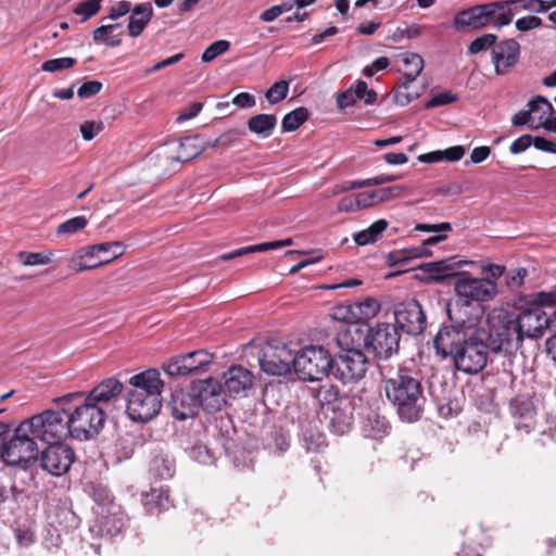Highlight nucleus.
I'll return each mask as SVG.
<instances>
[{
  "label": "nucleus",
  "mask_w": 556,
  "mask_h": 556,
  "mask_svg": "<svg viewBox=\"0 0 556 556\" xmlns=\"http://www.w3.org/2000/svg\"><path fill=\"white\" fill-rule=\"evenodd\" d=\"M103 129L102 122L96 124L94 122L87 121L80 125V132L86 141L92 140L97 134Z\"/></svg>",
  "instance_id": "69168bd1"
},
{
  "label": "nucleus",
  "mask_w": 556,
  "mask_h": 556,
  "mask_svg": "<svg viewBox=\"0 0 556 556\" xmlns=\"http://www.w3.org/2000/svg\"><path fill=\"white\" fill-rule=\"evenodd\" d=\"M97 514L98 517L90 528L92 533L100 538L109 539L122 533L125 528V521L121 506H118L117 511L110 509L108 511H97Z\"/></svg>",
  "instance_id": "b1692460"
},
{
  "label": "nucleus",
  "mask_w": 556,
  "mask_h": 556,
  "mask_svg": "<svg viewBox=\"0 0 556 556\" xmlns=\"http://www.w3.org/2000/svg\"><path fill=\"white\" fill-rule=\"evenodd\" d=\"M404 190H405V187H403V186H391V187L380 188L375 191H376V197H377L378 203H381V202H386L391 199H394L396 197H400Z\"/></svg>",
  "instance_id": "e2e57ef3"
},
{
  "label": "nucleus",
  "mask_w": 556,
  "mask_h": 556,
  "mask_svg": "<svg viewBox=\"0 0 556 556\" xmlns=\"http://www.w3.org/2000/svg\"><path fill=\"white\" fill-rule=\"evenodd\" d=\"M509 415L514 420V428L520 435L530 434L536 427V408L527 394H517L508 404Z\"/></svg>",
  "instance_id": "f3484780"
},
{
  "label": "nucleus",
  "mask_w": 556,
  "mask_h": 556,
  "mask_svg": "<svg viewBox=\"0 0 556 556\" xmlns=\"http://www.w3.org/2000/svg\"><path fill=\"white\" fill-rule=\"evenodd\" d=\"M431 255V251L425 247L394 250L387 254V263L390 267H404L412 260Z\"/></svg>",
  "instance_id": "473e14b6"
},
{
  "label": "nucleus",
  "mask_w": 556,
  "mask_h": 556,
  "mask_svg": "<svg viewBox=\"0 0 556 556\" xmlns=\"http://www.w3.org/2000/svg\"><path fill=\"white\" fill-rule=\"evenodd\" d=\"M364 435L375 440H381L390 433L389 420L376 410H369L362 419Z\"/></svg>",
  "instance_id": "c756f323"
},
{
  "label": "nucleus",
  "mask_w": 556,
  "mask_h": 556,
  "mask_svg": "<svg viewBox=\"0 0 556 556\" xmlns=\"http://www.w3.org/2000/svg\"><path fill=\"white\" fill-rule=\"evenodd\" d=\"M191 391L198 402L199 407L208 413L218 412L226 403V393L220 382L214 378L194 381Z\"/></svg>",
  "instance_id": "a211bd4d"
},
{
  "label": "nucleus",
  "mask_w": 556,
  "mask_h": 556,
  "mask_svg": "<svg viewBox=\"0 0 556 556\" xmlns=\"http://www.w3.org/2000/svg\"><path fill=\"white\" fill-rule=\"evenodd\" d=\"M123 255V251H119L118 253H115L114 255H112L111 257H108L105 260H101L99 261L98 263H93V264H87L85 262H83L84 258H79L77 253L72 257L71 260V265L70 267L75 270L76 273H81V271H85V270H89V269H93V268H97L99 266H102V265H105V264H109L110 262H112L113 260Z\"/></svg>",
  "instance_id": "8fccbe9b"
},
{
  "label": "nucleus",
  "mask_w": 556,
  "mask_h": 556,
  "mask_svg": "<svg viewBox=\"0 0 556 556\" xmlns=\"http://www.w3.org/2000/svg\"><path fill=\"white\" fill-rule=\"evenodd\" d=\"M401 334L395 325L390 323H377L367 326L364 345L375 357L387 359L400 348Z\"/></svg>",
  "instance_id": "9d476101"
},
{
  "label": "nucleus",
  "mask_w": 556,
  "mask_h": 556,
  "mask_svg": "<svg viewBox=\"0 0 556 556\" xmlns=\"http://www.w3.org/2000/svg\"><path fill=\"white\" fill-rule=\"evenodd\" d=\"M334 356L319 344H309L296 353L295 372L303 381H318L333 376Z\"/></svg>",
  "instance_id": "6e6552de"
},
{
  "label": "nucleus",
  "mask_w": 556,
  "mask_h": 556,
  "mask_svg": "<svg viewBox=\"0 0 556 556\" xmlns=\"http://www.w3.org/2000/svg\"><path fill=\"white\" fill-rule=\"evenodd\" d=\"M102 87H103V85L99 80H88V81H85L78 88L77 96L80 99L91 98V97L98 94L101 91Z\"/></svg>",
  "instance_id": "bf43d9fd"
},
{
  "label": "nucleus",
  "mask_w": 556,
  "mask_h": 556,
  "mask_svg": "<svg viewBox=\"0 0 556 556\" xmlns=\"http://www.w3.org/2000/svg\"><path fill=\"white\" fill-rule=\"evenodd\" d=\"M531 144H533V136L526 134L513 141L509 151L511 154H519L525 152Z\"/></svg>",
  "instance_id": "338daca9"
},
{
  "label": "nucleus",
  "mask_w": 556,
  "mask_h": 556,
  "mask_svg": "<svg viewBox=\"0 0 556 556\" xmlns=\"http://www.w3.org/2000/svg\"><path fill=\"white\" fill-rule=\"evenodd\" d=\"M28 424L23 420L14 430L10 440L4 438L0 446V457L9 466H18L26 469L30 463L38 459L39 447Z\"/></svg>",
  "instance_id": "423d86ee"
},
{
  "label": "nucleus",
  "mask_w": 556,
  "mask_h": 556,
  "mask_svg": "<svg viewBox=\"0 0 556 556\" xmlns=\"http://www.w3.org/2000/svg\"><path fill=\"white\" fill-rule=\"evenodd\" d=\"M113 248H117L119 251L124 252L125 245L121 241L102 242L80 249L77 251V255L79 258L93 257L100 252H110Z\"/></svg>",
  "instance_id": "a19ab883"
},
{
  "label": "nucleus",
  "mask_w": 556,
  "mask_h": 556,
  "mask_svg": "<svg viewBox=\"0 0 556 556\" xmlns=\"http://www.w3.org/2000/svg\"><path fill=\"white\" fill-rule=\"evenodd\" d=\"M434 348L442 357H452L457 370L466 374H478L488 364L489 353L492 352L484 336V328L473 332L439 330Z\"/></svg>",
  "instance_id": "f257e3e1"
},
{
  "label": "nucleus",
  "mask_w": 556,
  "mask_h": 556,
  "mask_svg": "<svg viewBox=\"0 0 556 556\" xmlns=\"http://www.w3.org/2000/svg\"><path fill=\"white\" fill-rule=\"evenodd\" d=\"M104 0H83L73 9V13L81 16L80 23L87 22L101 10Z\"/></svg>",
  "instance_id": "79ce46f5"
},
{
  "label": "nucleus",
  "mask_w": 556,
  "mask_h": 556,
  "mask_svg": "<svg viewBox=\"0 0 556 556\" xmlns=\"http://www.w3.org/2000/svg\"><path fill=\"white\" fill-rule=\"evenodd\" d=\"M236 450L229 453H223L225 456L231 458L233 466L238 469H245L250 467L252 459L250 453L244 447L236 442Z\"/></svg>",
  "instance_id": "864d4df0"
},
{
  "label": "nucleus",
  "mask_w": 556,
  "mask_h": 556,
  "mask_svg": "<svg viewBox=\"0 0 556 556\" xmlns=\"http://www.w3.org/2000/svg\"><path fill=\"white\" fill-rule=\"evenodd\" d=\"M478 5L462 10L454 17V26L457 30L480 29L484 26V17Z\"/></svg>",
  "instance_id": "2f4dec72"
},
{
  "label": "nucleus",
  "mask_w": 556,
  "mask_h": 556,
  "mask_svg": "<svg viewBox=\"0 0 556 556\" xmlns=\"http://www.w3.org/2000/svg\"><path fill=\"white\" fill-rule=\"evenodd\" d=\"M497 36L494 34H483L482 36L472 40L468 47V53L477 54L481 51H484L489 48H494L497 45Z\"/></svg>",
  "instance_id": "49530a36"
},
{
  "label": "nucleus",
  "mask_w": 556,
  "mask_h": 556,
  "mask_svg": "<svg viewBox=\"0 0 556 556\" xmlns=\"http://www.w3.org/2000/svg\"><path fill=\"white\" fill-rule=\"evenodd\" d=\"M123 391L124 384L117 378L109 377L96 384L85 397L106 412L110 405L119 401Z\"/></svg>",
  "instance_id": "4be33fe9"
},
{
  "label": "nucleus",
  "mask_w": 556,
  "mask_h": 556,
  "mask_svg": "<svg viewBox=\"0 0 556 556\" xmlns=\"http://www.w3.org/2000/svg\"><path fill=\"white\" fill-rule=\"evenodd\" d=\"M529 303L535 307H549L555 309L556 306V288L549 291H540L529 295Z\"/></svg>",
  "instance_id": "37998d69"
},
{
  "label": "nucleus",
  "mask_w": 556,
  "mask_h": 556,
  "mask_svg": "<svg viewBox=\"0 0 556 556\" xmlns=\"http://www.w3.org/2000/svg\"><path fill=\"white\" fill-rule=\"evenodd\" d=\"M54 404L55 408L46 409L25 419L34 437L45 444L63 442L71 437L65 407L59 403Z\"/></svg>",
  "instance_id": "0eeeda50"
},
{
  "label": "nucleus",
  "mask_w": 556,
  "mask_h": 556,
  "mask_svg": "<svg viewBox=\"0 0 556 556\" xmlns=\"http://www.w3.org/2000/svg\"><path fill=\"white\" fill-rule=\"evenodd\" d=\"M458 97L451 91H444L434 94L425 103V109H433L441 105H446L456 102Z\"/></svg>",
  "instance_id": "13d9d810"
},
{
  "label": "nucleus",
  "mask_w": 556,
  "mask_h": 556,
  "mask_svg": "<svg viewBox=\"0 0 556 556\" xmlns=\"http://www.w3.org/2000/svg\"><path fill=\"white\" fill-rule=\"evenodd\" d=\"M213 354L198 350L169 358L163 364L164 371L170 377L187 376L200 371L213 362Z\"/></svg>",
  "instance_id": "2eb2a0df"
},
{
  "label": "nucleus",
  "mask_w": 556,
  "mask_h": 556,
  "mask_svg": "<svg viewBox=\"0 0 556 556\" xmlns=\"http://www.w3.org/2000/svg\"><path fill=\"white\" fill-rule=\"evenodd\" d=\"M18 260L25 266L47 265L51 263L50 255L38 252L22 251L18 253Z\"/></svg>",
  "instance_id": "5fc2aeb1"
},
{
  "label": "nucleus",
  "mask_w": 556,
  "mask_h": 556,
  "mask_svg": "<svg viewBox=\"0 0 556 556\" xmlns=\"http://www.w3.org/2000/svg\"><path fill=\"white\" fill-rule=\"evenodd\" d=\"M296 354L286 344H267L262 349V354L258 357V363L264 372L270 376H283L295 370Z\"/></svg>",
  "instance_id": "f8f14e48"
},
{
  "label": "nucleus",
  "mask_w": 556,
  "mask_h": 556,
  "mask_svg": "<svg viewBox=\"0 0 556 556\" xmlns=\"http://www.w3.org/2000/svg\"><path fill=\"white\" fill-rule=\"evenodd\" d=\"M214 453L212 448L205 445H198L192 450L193 457L202 464H214L216 460Z\"/></svg>",
  "instance_id": "0e129e2a"
},
{
  "label": "nucleus",
  "mask_w": 556,
  "mask_h": 556,
  "mask_svg": "<svg viewBox=\"0 0 556 556\" xmlns=\"http://www.w3.org/2000/svg\"><path fill=\"white\" fill-rule=\"evenodd\" d=\"M289 91V81L279 80L267 89L265 97L271 103L276 104L285 100Z\"/></svg>",
  "instance_id": "3c124183"
},
{
  "label": "nucleus",
  "mask_w": 556,
  "mask_h": 556,
  "mask_svg": "<svg viewBox=\"0 0 556 556\" xmlns=\"http://www.w3.org/2000/svg\"><path fill=\"white\" fill-rule=\"evenodd\" d=\"M379 370L387 399L394 406L399 418L406 422L420 420L427 402L420 372L407 367L386 371L383 366H379Z\"/></svg>",
  "instance_id": "f03ea898"
},
{
  "label": "nucleus",
  "mask_w": 556,
  "mask_h": 556,
  "mask_svg": "<svg viewBox=\"0 0 556 556\" xmlns=\"http://www.w3.org/2000/svg\"><path fill=\"white\" fill-rule=\"evenodd\" d=\"M456 298L465 303L486 302L497 294V285L490 278L460 276L454 282Z\"/></svg>",
  "instance_id": "9b49d317"
},
{
  "label": "nucleus",
  "mask_w": 556,
  "mask_h": 556,
  "mask_svg": "<svg viewBox=\"0 0 556 556\" xmlns=\"http://www.w3.org/2000/svg\"><path fill=\"white\" fill-rule=\"evenodd\" d=\"M224 391L229 396L247 391L253 386V374L247 368L238 365L231 366L224 375Z\"/></svg>",
  "instance_id": "cd10ccee"
},
{
  "label": "nucleus",
  "mask_w": 556,
  "mask_h": 556,
  "mask_svg": "<svg viewBox=\"0 0 556 556\" xmlns=\"http://www.w3.org/2000/svg\"><path fill=\"white\" fill-rule=\"evenodd\" d=\"M405 66L403 78L394 87L395 100L401 105H407L418 97V93L406 92L408 85L416 80L424 70V59L418 53L407 52L403 54Z\"/></svg>",
  "instance_id": "aec40b11"
},
{
  "label": "nucleus",
  "mask_w": 556,
  "mask_h": 556,
  "mask_svg": "<svg viewBox=\"0 0 556 556\" xmlns=\"http://www.w3.org/2000/svg\"><path fill=\"white\" fill-rule=\"evenodd\" d=\"M121 26L119 23L102 25L93 30V40L102 42L108 47H117L122 43V34H114V30Z\"/></svg>",
  "instance_id": "58836bf2"
},
{
  "label": "nucleus",
  "mask_w": 556,
  "mask_h": 556,
  "mask_svg": "<svg viewBox=\"0 0 556 556\" xmlns=\"http://www.w3.org/2000/svg\"><path fill=\"white\" fill-rule=\"evenodd\" d=\"M211 435L215 441L214 451L229 453L236 450V429L229 416H218L214 418L211 429Z\"/></svg>",
  "instance_id": "393cba45"
},
{
  "label": "nucleus",
  "mask_w": 556,
  "mask_h": 556,
  "mask_svg": "<svg viewBox=\"0 0 556 556\" xmlns=\"http://www.w3.org/2000/svg\"><path fill=\"white\" fill-rule=\"evenodd\" d=\"M393 314L396 327L409 336H419L427 328L426 314L416 299L397 303Z\"/></svg>",
  "instance_id": "ddd939ff"
},
{
  "label": "nucleus",
  "mask_w": 556,
  "mask_h": 556,
  "mask_svg": "<svg viewBox=\"0 0 556 556\" xmlns=\"http://www.w3.org/2000/svg\"><path fill=\"white\" fill-rule=\"evenodd\" d=\"M511 2L508 1H494V2H488L483 4H479V8L481 9L484 20V26L493 23L495 25V16L497 12L503 11L507 7H510Z\"/></svg>",
  "instance_id": "a18cd8bd"
},
{
  "label": "nucleus",
  "mask_w": 556,
  "mask_h": 556,
  "mask_svg": "<svg viewBox=\"0 0 556 556\" xmlns=\"http://www.w3.org/2000/svg\"><path fill=\"white\" fill-rule=\"evenodd\" d=\"M424 27L420 25H410L405 28L397 27L394 33L390 36V39L394 42H400L404 38L414 39L421 35Z\"/></svg>",
  "instance_id": "4d7b16f0"
},
{
  "label": "nucleus",
  "mask_w": 556,
  "mask_h": 556,
  "mask_svg": "<svg viewBox=\"0 0 556 556\" xmlns=\"http://www.w3.org/2000/svg\"><path fill=\"white\" fill-rule=\"evenodd\" d=\"M387 227L388 222L386 219H379L372 223L367 229L356 232L354 235V241L361 247L375 243L381 237Z\"/></svg>",
  "instance_id": "e433bc0d"
},
{
  "label": "nucleus",
  "mask_w": 556,
  "mask_h": 556,
  "mask_svg": "<svg viewBox=\"0 0 556 556\" xmlns=\"http://www.w3.org/2000/svg\"><path fill=\"white\" fill-rule=\"evenodd\" d=\"M520 60V45L514 38L501 40L492 49V62L497 75L507 74Z\"/></svg>",
  "instance_id": "5701e85b"
},
{
  "label": "nucleus",
  "mask_w": 556,
  "mask_h": 556,
  "mask_svg": "<svg viewBox=\"0 0 556 556\" xmlns=\"http://www.w3.org/2000/svg\"><path fill=\"white\" fill-rule=\"evenodd\" d=\"M542 25V20L533 15L525 16L516 21V28L519 31H528Z\"/></svg>",
  "instance_id": "774afa93"
},
{
  "label": "nucleus",
  "mask_w": 556,
  "mask_h": 556,
  "mask_svg": "<svg viewBox=\"0 0 556 556\" xmlns=\"http://www.w3.org/2000/svg\"><path fill=\"white\" fill-rule=\"evenodd\" d=\"M309 118V111L305 106H300L287 113L281 122L282 132H291L299 129Z\"/></svg>",
  "instance_id": "4c0bfd02"
},
{
  "label": "nucleus",
  "mask_w": 556,
  "mask_h": 556,
  "mask_svg": "<svg viewBox=\"0 0 556 556\" xmlns=\"http://www.w3.org/2000/svg\"><path fill=\"white\" fill-rule=\"evenodd\" d=\"M126 394V413L136 422H147L154 418L162 407L164 382L154 368L141 371L129 379Z\"/></svg>",
  "instance_id": "7ed1b4c3"
},
{
  "label": "nucleus",
  "mask_w": 556,
  "mask_h": 556,
  "mask_svg": "<svg viewBox=\"0 0 556 556\" xmlns=\"http://www.w3.org/2000/svg\"><path fill=\"white\" fill-rule=\"evenodd\" d=\"M115 447L119 459H128L135 452V440L130 435L119 437L116 441Z\"/></svg>",
  "instance_id": "6e6d98bb"
},
{
  "label": "nucleus",
  "mask_w": 556,
  "mask_h": 556,
  "mask_svg": "<svg viewBox=\"0 0 556 556\" xmlns=\"http://www.w3.org/2000/svg\"><path fill=\"white\" fill-rule=\"evenodd\" d=\"M277 125V117L274 114H256L249 118L248 128L251 132L262 137L268 138Z\"/></svg>",
  "instance_id": "f704fd0d"
},
{
  "label": "nucleus",
  "mask_w": 556,
  "mask_h": 556,
  "mask_svg": "<svg viewBox=\"0 0 556 556\" xmlns=\"http://www.w3.org/2000/svg\"><path fill=\"white\" fill-rule=\"evenodd\" d=\"M527 276H528V270L526 268H523V267L517 268L507 274L506 283L509 289L516 290L523 285L525 278Z\"/></svg>",
  "instance_id": "680f3d73"
},
{
  "label": "nucleus",
  "mask_w": 556,
  "mask_h": 556,
  "mask_svg": "<svg viewBox=\"0 0 556 556\" xmlns=\"http://www.w3.org/2000/svg\"><path fill=\"white\" fill-rule=\"evenodd\" d=\"M352 93L355 100H364L367 105H371L377 101V92L374 89H368L367 83L364 80L356 81Z\"/></svg>",
  "instance_id": "603ef678"
},
{
  "label": "nucleus",
  "mask_w": 556,
  "mask_h": 556,
  "mask_svg": "<svg viewBox=\"0 0 556 556\" xmlns=\"http://www.w3.org/2000/svg\"><path fill=\"white\" fill-rule=\"evenodd\" d=\"M88 225L84 215L75 216L60 224L56 228L58 235H75Z\"/></svg>",
  "instance_id": "c03bdc74"
},
{
  "label": "nucleus",
  "mask_w": 556,
  "mask_h": 556,
  "mask_svg": "<svg viewBox=\"0 0 556 556\" xmlns=\"http://www.w3.org/2000/svg\"><path fill=\"white\" fill-rule=\"evenodd\" d=\"M447 316L451 325H444L440 330H450L462 332H473L480 327L477 324L481 317L480 306L471 307V304L465 303L463 300L455 299L447 304Z\"/></svg>",
  "instance_id": "4468645a"
},
{
  "label": "nucleus",
  "mask_w": 556,
  "mask_h": 556,
  "mask_svg": "<svg viewBox=\"0 0 556 556\" xmlns=\"http://www.w3.org/2000/svg\"><path fill=\"white\" fill-rule=\"evenodd\" d=\"M150 470L161 480L169 479L175 473V464L174 460L157 455L152 459Z\"/></svg>",
  "instance_id": "ea45409f"
},
{
  "label": "nucleus",
  "mask_w": 556,
  "mask_h": 556,
  "mask_svg": "<svg viewBox=\"0 0 556 556\" xmlns=\"http://www.w3.org/2000/svg\"><path fill=\"white\" fill-rule=\"evenodd\" d=\"M484 336L494 353L511 354L522 343L515 321V312L505 308H495L489 313Z\"/></svg>",
  "instance_id": "39448f33"
},
{
  "label": "nucleus",
  "mask_w": 556,
  "mask_h": 556,
  "mask_svg": "<svg viewBox=\"0 0 556 556\" xmlns=\"http://www.w3.org/2000/svg\"><path fill=\"white\" fill-rule=\"evenodd\" d=\"M515 321L522 341L525 337L540 338L551 327L548 313L534 305L521 311L519 314L515 313Z\"/></svg>",
  "instance_id": "6ab92c4d"
},
{
  "label": "nucleus",
  "mask_w": 556,
  "mask_h": 556,
  "mask_svg": "<svg viewBox=\"0 0 556 556\" xmlns=\"http://www.w3.org/2000/svg\"><path fill=\"white\" fill-rule=\"evenodd\" d=\"M90 496L98 506V511L118 510V504L108 486L102 484H92L90 488Z\"/></svg>",
  "instance_id": "c9c22d12"
},
{
  "label": "nucleus",
  "mask_w": 556,
  "mask_h": 556,
  "mask_svg": "<svg viewBox=\"0 0 556 556\" xmlns=\"http://www.w3.org/2000/svg\"><path fill=\"white\" fill-rule=\"evenodd\" d=\"M230 48V42L228 40H217L211 43L202 53L201 60L204 63H210L215 60L217 56L226 53Z\"/></svg>",
  "instance_id": "09e8293b"
},
{
  "label": "nucleus",
  "mask_w": 556,
  "mask_h": 556,
  "mask_svg": "<svg viewBox=\"0 0 556 556\" xmlns=\"http://www.w3.org/2000/svg\"><path fill=\"white\" fill-rule=\"evenodd\" d=\"M513 4L519 5L521 9L535 12V13H544L547 12V7H545V0H508Z\"/></svg>",
  "instance_id": "052dcab7"
},
{
  "label": "nucleus",
  "mask_w": 556,
  "mask_h": 556,
  "mask_svg": "<svg viewBox=\"0 0 556 556\" xmlns=\"http://www.w3.org/2000/svg\"><path fill=\"white\" fill-rule=\"evenodd\" d=\"M314 396L319 405L327 409H332L339 405V402L349 400L346 395L341 394V390L338 386L332 383H325L314 390Z\"/></svg>",
  "instance_id": "72a5a7b5"
},
{
  "label": "nucleus",
  "mask_w": 556,
  "mask_h": 556,
  "mask_svg": "<svg viewBox=\"0 0 556 556\" xmlns=\"http://www.w3.org/2000/svg\"><path fill=\"white\" fill-rule=\"evenodd\" d=\"M75 460V452L63 442L47 444L40 455V466L52 476L66 473Z\"/></svg>",
  "instance_id": "dca6fc26"
},
{
  "label": "nucleus",
  "mask_w": 556,
  "mask_h": 556,
  "mask_svg": "<svg viewBox=\"0 0 556 556\" xmlns=\"http://www.w3.org/2000/svg\"><path fill=\"white\" fill-rule=\"evenodd\" d=\"M329 429L336 435L349 433L354 426V405L352 401L343 400L339 405L330 409Z\"/></svg>",
  "instance_id": "a878e982"
},
{
  "label": "nucleus",
  "mask_w": 556,
  "mask_h": 556,
  "mask_svg": "<svg viewBox=\"0 0 556 556\" xmlns=\"http://www.w3.org/2000/svg\"><path fill=\"white\" fill-rule=\"evenodd\" d=\"M77 64V60L70 56L50 59L41 64V70L48 73H55L71 68Z\"/></svg>",
  "instance_id": "de8ad7c7"
},
{
  "label": "nucleus",
  "mask_w": 556,
  "mask_h": 556,
  "mask_svg": "<svg viewBox=\"0 0 556 556\" xmlns=\"http://www.w3.org/2000/svg\"><path fill=\"white\" fill-rule=\"evenodd\" d=\"M132 14L128 18V35L132 38L139 37L154 15L151 2L137 4L132 8Z\"/></svg>",
  "instance_id": "7c9ffc66"
},
{
  "label": "nucleus",
  "mask_w": 556,
  "mask_h": 556,
  "mask_svg": "<svg viewBox=\"0 0 556 556\" xmlns=\"http://www.w3.org/2000/svg\"><path fill=\"white\" fill-rule=\"evenodd\" d=\"M168 406L173 417L177 420H186L197 416L200 408L193 392L189 393L182 390H176L172 393Z\"/></svg>",
  "instance_id": "bb28decb"
},
{
  "label": "nucleus",
  "mask_w": 556,
  "mask_h": 556,
  "mask_svg": "<svg viewBox=\"0 0 556 556\" xmlns=\"http://www.w3.org/2000/svg\"><path fill=\"white\" fill-rule=\"evenodd\" d=\"M142 504L151 515H159L174 506L169 489L164 486L151 488L149 492L143 493Z\"/></svg>",
  "instance_id": "c85d7f7f"
},
{
  "label": "nucleus",
  "mask_w": 556,
  "mask_h": 556,
  "mask_svg": "<svg viewBox=\"0 0 556 556\" xmlns=\"http://www.w3.org/2000/svg\"><path fill=\"white\" fill-rule=\"evenodd\" d=\"M341 351L334 356L333 377L343 383L362 380L369 366V361L363 351L356 348L343 346L342 339H337Z\"/></svg>",
  "instance_id": "1a4fd4ad"
},
{
  "label": "nucleus",
  "mask_w": 556,
  "mask_h": 556,
  "mask_svg": "<svg viewBox=\"0 0 556 556\" xmlns=\"http://www.w3.org/2000/svg\"><path fill=\"white\" fill-rule=\"evenodd\" d=\"M457 256L422 263L417 269L421 270L424 274L414 275V279L424 283H432V282H443L444 280L455 277L457 278L458 274L453 271L458 265L463 263V261H456Z\"/></svg>",
  "instance_id": "412c9836"
},
{
  "label": "nucleus",
  "mask_w": 556,
  "mask_h": 556,
  "mask_svg": "<svg viewBox=\"0 0 556 556\" xmlns=\"http://www.w3.org/2000/svg\"><path fill=\"white\" fill-rule=\"evenodd\" d=\"M53 403L64 405L72 439L91 440L104 427L106 412L86 401L84 392L67 393L54 399Z\"/></svg>",
  "instance_id": "20e7f679"
}]
</instances>
